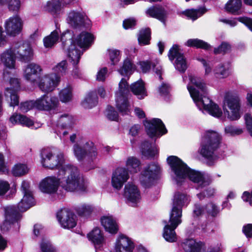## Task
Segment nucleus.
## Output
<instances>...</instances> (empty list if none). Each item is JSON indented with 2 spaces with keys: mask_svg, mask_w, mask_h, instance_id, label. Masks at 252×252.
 Wrapping results in <instances>:
<instances>
[{
  "mask_svg": "<svg viewBox=\"0 0 252 252\" xmlns=\"http://www.w3.org/2000/svg\"><path fill=\"white\" fill-rule=\"evenodd\" d=\"M228 64L220 63L217 66L214 70V74L217 78L223 79L227 77L229 74Z\"/></svg>",
  "mask_w": 252,
  "mask_h": 252,
  "instance_id": "obj_43",
  "label": "nucleus"
},
{
  "mask_svg": "<svg viewBox=\"0 0 252 252\" xmlns=\"http://www.w3.org/2000/svg\"><path fill=\"white\" fill-rule=\"evenodd\" d=\"M75 210L79 216L88 218L94 211L95 208L91 204L83 203L78 206Z\"/></svg>",
  "mask_w": 252,
  "mask_h": 252,
  "instance_id": "obj_39",
  "label": "nucleus"
},
{
  "mask_svg": "<svg viewBox=\"0 0 252 252\" xmlns=\"http://www.w3.org/2000/svg\"><path fill=\"white\" fill-rule=\"evenodd\" d=\"M62 47L73 64H77L83 52L73 39V33L69 31L63 32L61 36Z\"/></svg>",
  "mask_w": 252,
  "mask_h": 252,
  "instance_id": "obj_7",
  "label": "nucleus"
},
{
  "mask_svg": "<svg viewBox=\"0 0 252 252\" xmlns=\"http://www.w3.org/2000/svg\"><path fill=\"white\" fill-rule=\"evenodd\" d=\"M135 66L132 63L131 61L128 59H126L122 66L119 69V72L123 76L130 75L135 69Z\"/></svg>",
  "mask_w": 252,
  "mask_h": 252,
  "instance_id": "obj_42",
  "label": "nucleus"
},
{
  "mask_svg": "<svg viewBox=\"0 0 252 252\" xmlns=\"http://www.w3.org/2000/svg\"><path fill=\"white\" fill-rule=\"evenodd\" d=\"M151 32L149 28L142 29L140 31L138 40L139 44L141 45H148L150 43Z\"/></svg>",
  "mask_w": 252,
  "mask_h": 252,
  "instance_id": "obj_48",
  "label": "nucleus"
},
{
  "mask_svg": "<svg viewBox=\"0 0 252 252\" xmlns=\"http://www.w3.org/2000/svg\"><path fill=\"white\" fill-rule=\"evenodd\" d=\"M9 84L10 87H7L4 91L5 97L10 98L9 105L14 107L19 104V97L17 92L20 90V86L19 80L18 78H10Z\"/></svg>",
  "mask_w": 252,
  "mask_h": 252,
  "instance_id": "obj_19",
  "label": "nucleus"
},
{
  "mask_svg": "<svg viewBox=\"0 0 252 252\" xmlns=\"http://www.w3.org/2000/svg\"><path fill=\"white\" fill-rule=\"evenodd\" d=\"M128 172L124 167H118L113 173L111 184L113 187L120 189L129 179Z\"/></svg>",
  "mask_w": 252,
  "mask_h": 252,
  "instance_id": "obj_23",
  "label": "nucleus"
},
{
  "mask_svg": "<svg viewBox=\"0 0 252 252\" xmlns=\"http://www.w3.org/2000/svg\"><path fill=\"white\" fill-rule=\"evenodd\" d=\"M205 212V207L202 206L199 204H195L193 210V217H199L203 215Z\"/></svg>",
  "mask_w": 252,
  "mask_h": 252,
  "instance_id": "obj_63",
  "label": "nucleus"
},
{
  "mask_svg": "<svg viewBox=\"0 0 252 252\" xmlns=\"http://www.w3.org/2000/svg\"><path fill=\"white\" fill-rule=\"evenodd\" d=\"M10 189L8 182L0 180V196L5 194Z\"/></svg>",
  "mask_w": 252,
  "mask_h": 252,
  "instance_id": "obj_60",
  "label": "nucleus"
},
{
  "mask_svg": "<svg viewBox=\"0 0 252 252\" xmlns=\"http://www.w3.org/2000/svg\"><path fill=\"white\" fill-rule=\"evenodd\" d=\"M205 212L213 217L217 216L219 213V210L218 207L214 203H210L205 206Z\"/></svg>",
  "mask_w": 252,
  "mask_h": 252,
  "instance_id": "obj_53",
  "label": "nucleus"
},
{
  "mask_svg": "<svg viewBox=\"0 0 252 252\" xmlns=\"http://www.w3.org/2000/svg\"><path fill=\"white\" fill-rule=\"evenodd\" d=\"M221 139V136L218 132L212 130L206 131L199 149L200 154L209 160H215V152L219 148Z\"/></svg>",
  "mask_w": 252,
  "mask_h": 252,
  "instance_id": "obj_4",
  "label": "nucleus"
},
{
  "mask_svg": "<svg viewBox=\"0 0 252 252\" xmlns=\"http://www.w3.org/2000/svg\"><path fill=\"white\" fill-rule=\"evenodd\" d=\"M230 45L226 42H222L218 48H215L214 53L216 54L225 53L230 49Z\"/></svg>",
  "mask_w": 252,
  "mask_h": 252,
  "instance_id": "obj_56",
  "label": "nucleus"
},
{
  "mask_svg": "<svg viewBox=\"0 0 252 252\" xmlns=\"http://www.w3.org/2000/svg\"><path fill=\"white\" fill-rule=\"evenodd\" d=\"M57 217L61 226L63 228H72L76 225V216L67 209H63L59 211Z\"/></svg>",
  "mask_w": 252,
  "mask_h": 252,
  "instance_id": "obj_22",
  "label": "nucleus"
},
{
  "mask_svg": "<svg viewBox=\"0 0 252 252\" xmlns=\"http://www.w3.org/2000/svg\"><path fill=\"white\" fill-rule=\"evenodd\" d=\"M240 99L238 95L227 93L224 98L223 109L224 115L231 121L240 118Z\"/></svg>",
  "mask_w": 252,
  "mask_h": 252,
  "instance_id": "obj_8",
  "label": "nucleus"
},
{
  "mask_svg": "<svg viewBox=\"0 0 252 252\" xmlns=\"http://www.w3.org/2000/svg\"><path fill=\"white\" fill-rule=\"evenodd\" d=\"M74 155L78 160L87 159L93 160L96 158L97 152L96 147L92 141L86 142L83 147L78 144H75L73 147Z\"/></svg>",
  "mask_w": 252,
  "mask_h": 252,
  "instance_id": "obj_11",
  "label": "nucleus"
},
{
  "mask_svg": "<svg viewBox=\"0 0 252 252\" xmlns=\"http://www.w3.org/2000/svg\"><path fill=\"white\" fill-rule=\"evenodd\" d=\"M33 108H35V100L22 102L20 106V110L22 112H27Z\"/></svg>",
  "mask_w": 252,
  "mask_h": 252,
  "instance_id": "obj_54",
  "label": "nucleus"
},
{
  "mask_svg": "<svg viewBox=\"0 0 252 252\" xmlns=\"http://www.w3.org/2000/svg\"><path fill=\"white\" fill-rule=\"evenodd\" d=\"M16 59L15 55L11 46L0 55V63L9 69L15 68Z\"/></svg>",
  "mask_w": 252,
  "mask_h": 252,
  "instance_id": "obj_27",
  "label": "nucleus"
},
{
  "mask_svg": "<svg viewBox=\"0 0 252 252\" xmlns=\"http://www.w3.org/2000/svg\"><path fill=\"white\" fill-rule=\"evenodd\" d=\"M107 117L111 120L117 121L118 114L114 108L111 106H108L106 110Z\"/></svg>",
  "mask_w": 252,
  "mask_h": 252,
  "instance_id": "obj_57",
  "label": "nucleus"
},
{
  "mask_svg": "<svg viewBox=\"0 0 252 252\" xmlns=\"http://www.w3.org/2000/svg\"><path fill=\"white\" fill-rule=\"evenodd\" d=\"M29 169L25 164L18 163L13 167L12 174L15 176H23L29 172Z\"/></svg>",
  "mask_w": 252,
  "mask_h": 252,
  "instance_id": "obj_50",
  "label": "nucleus"
},
{
  "mask_svg": "<svg viewBox=\"0 0 252 252\" xmlns=\"http://www.w3.org/2000/svg\"><path fill=\"white\" fill-rule=\"evenodd\" d=\"M181 246L186 252H204L205 250L202 242H196L193 239L185 240Z\"/></svg>",
  "mask_w": 252,
  "mask_h": 252,
  "instance_id": "obj_28",
  "label": "nucleus"
},
{
  "mask_svg": "<svg viewBox=\"0 0 252 252\" xmlns=\"http://www.w3.org/2000/svg\"><path fill=\"white\" fill-rule=\"evenodd\" d=\"M126 170L131 173H136L141 169V161L135 157H128L126 161Z\"/></svg>",
  "mask_w": 252,
  "mask_h": 252,
  "instance_id": "obj_36",
  "label": "nucleus"
},
{
  "mask_svg": "<svg viewBox=\"0 0 252 252\" xmlns=\"http://www.w3.org/2000/svg\"><path fill=\"white\" fill-rule=\"evenodd\" d=\"M241 0H229L225 4V10L234 14H240L241 13Z\"/></svg>",
  "mask_w": 252,
  "mask_h": 252,
  "instance_id": "obj_41",
  "label": "nucleus"
},
{
  "mask_svg": "<svg viewBox=\"0 0 252 252\" xmlns=\"http://www.w3.org/2000/svg\"><path fill=\"white\" fill-rule=\"evenodd\" d=\"M168 57L170 61L175 59L174 63L177 70L181 73L184 72L187 67V63L183 54L180 52V49L177 45H174L168 52Z\"/></svg>",
  "mask_w": 252,
  "mask_h": 252,
  "instance_id": "obj_17",
  "label": "nucleus"
},
{
  "mask_svg": "<svg viewBox=\"0 0 252 252\" xmlns=\"http://www.w3.org/2000/svg\"><path fill=\"white\" fill-rule=\"evenodd\" d=\"M97 97L95 92H91L86 96L82 103V106L85 108H92L97 103Z\"/></svg>",
  "mask_w": 252,
  "mask_h": 252,
  "instance_id": "obj_44",
  "label": "nucleus"
},
{
  "mask_svg": "<svg viewBox=\"0 0 252 252\" xmlns=\"http://www.w3.org/2000/svg\"><path fill=\"white\" fill-rule=\"evenodd\" d=\"M5 31L7 34L15 36L19 34L23 27V22L17 15L10 17L4 24Z\"/></svg>",
  "mask_w": 252,
  "mask_h": 252,
  "instance_id": "obj_24",
  "label": "nucleus"
},
{
  "mask_svg": "<svg viewBox=\"0 0 252 252\" xmlns=\"http://www.w3.org/2000/svg\"><path fill=\"white\" fill-rule=\"evenodd\" d=\"M144 126L148 135L151 137L159 136L167 132V129L162 121L158 118L146 121Z\"/></svg>",
  "mask_w": 252,
  "mask_h": 252,
  "instance_id": "obj_16",
  "label": "nucleus"
},
{
  "mask_svg": "<svg viewBox=\"0 0 252 252\" xmlns=\"http://www.w3.org/2000/svg\"><path fill=\"white\" fill-rule=\"evenodd\" d=\"M225 132L230 135H239L242 132V130L232 126H228L225 128Z\"/></svg>",
  "mask_w": 252,
  "mask_h": 252,
  "instance_id": "obj_58",
  "label": "nucleus"
},
{
  "mask_svg": "<svg viewBox=\"0 0 252 252\" xmlns=\"http://www.w3.org/2000/svg\"><path fill=\"white\" fill-rule=\"evenodd\" d=\"M10 122L13 125L21 124L23 126H26L31 128L36 129L39 127L41 125L37 124V126H35L36 124L34 123L33 121L24 115L21 114H14L12 115L10 119Z\"/></svg>",
  "mask_w": 252,
  "mask_h": 252,
  "instance_id": "obj_29",
  "label": "nucleus"
},
{
  "mask_svg": "<svg viewBox=\"0 0 252 252\" xmlns=\"http://www.w3.org/2000/svg\"><path fill=\"white\" fill-rule=\"evenodd\" d=\"M134 245L130 238L123 234L119 235L115 244V252H132Z\"/></svg>",
  "mask_w": 252,
  "mask_h": 252,
  "instance_id": "obj_25",
  "label": "nucleus"
},
{
  "mask_svg": "<svg viewBox=\"0 0 252 252\" xmlns=\"http://www.w3.org/2000/svg\"><path fill=\"white\" fill-rule=\"evenodd\" d=\"M237 20L245 24L252 32V19L247 17H239Z\"/></svg>",
  "mask_w": 252,
  "mask_h": 252,
  "instance_id": "obj_64",
  "label": "nucleus"
},
{
  "mask_svg": "<svg viewBox=\"0 0 252 252\" xmlns=\"http://www.w3.org/2000/svg\"><path fill=\"white\" fill-rule=\"evenodd\" d=\"M189 79L190 83L187 89L199 109L205 111L215 117H220L222 111L219 106L207 96L206 86L203 80L191 75L189 76Z\"/></svg>",
  "mask_w": 252,
  "mask_h": 252,
  "instance_id": "obj_2",
  "label": "nucleus"
},
{
  "mask_svg": "<svg viewBox=\"0 0 252 252\" xmlns=\"http://www.w3.org/2000/svg\"><path fill=\"white\" fill-rule=\"evenodd\" d=\"M167 161L173 174L172 177L177 184L182 183L188 177L190 180L198 184L197 189H201L210 184L201 173L191 170L177 157H169Z\"/></svg>",
  "mask_w": 252,
  "mask_h": 252,
  "instance_id": "obj_3",
  "label": "nucleus"
},
{
  "mask_svg": "<svg viewBox=\"0 0 252 252\" xmlns=\"http://www.w3.org/2000/svg\"><path fill=\"white\" fill-rule=\"evenodd\" d=\"M73 88L70 84H67L65 87L59 92V97L60 101L63 103H67L72 101L73 98Z\"/></svg>",
  "mask_w": 252,
  "mask_h": 252,
  "instance_id": "obj_40",
  "label": "nucleus"
},
{
  "mask_svg": "<svg viewBox=\"0 0 252 252\" xmlns=\"http://www.w3.org/2000/svg\"><path fill=\"white\" fill-rule=\"evenodd\" d=\"M40 248L42 252H55V251L50 242L43 239L40 244Z\"/></svg>",
  "mask_w": 252,
  "mask_h": 252,
  "instance_id": "obj_55",
  "label": "nucleus"
},
{
  "mask_svg": "<svg viewBox=\"0 0 252 252\" xmlns=\"http://www.w3.org/2000/svg\"><path fill=\"white\" fill-rule=\"evenodd\" d=\"M124 196L126 203L131 206L135 207L140 202L141 197L140 190L136 186L128 183L125 187Z\"/></svg>",
  "mask_w": 252,
  "mask_h": 252,
  "instance_id": "obj_20",
  "label": "nucleus"
},
{
  "mask_svg": "<svg viewBox=\"0 0 252 252\" xmlns=\"http://www.w3.org/2000/svg\"><path fill=\"white\" fill-rule=\"evenodd\" d=\"M41 158L42 165L45 168L53 169L64 166L63 155L56 148L43 149L41 152Z\"/></svg>",
  "mask_w": 252,
  "mask_h": 252,
  "instance_id": "obj_6",
  "label": "nucleus"
},
{
  "mask_svg": "<svg viewBox=\"0 0 252 252\" xmlns=\"http://www.w3.org/2000/svg\"><path fill=\"white\" fill-rule=\"evenodd\" d=\"M185 45L189 47H196L197 48H202L203 49H208L210 45L207 42L197 38L189 39Z\"/></svg>",
  "mask_w": 252,
  "mask_h": 252,
  "instance_id": "obj_47",
  "label": "nucleus"
},
{
  "mask_svg": "<svg viewBox=\"0 0 252 252\" xmlns=\"http://www.w3.org/2000/svg\"><path fill=\"white\" fill-rule=\"evenodd\" d=\"M206 11V10L205 8L201 7L196 9H191L187 10L184 12V14L192 20H195L203 15Z\"/></svg>",
  "mask_w": 252,
  "mask_h": 252,
  "instance_id": "obj_49",
  "label": "nucleus"
},
{
  "mask_svg": "<svg viewBox=\"0 0 252 252\" xmlns=\"http://www.w3.org/2000/svg\"><path fill=\"white\" fill-rule=\"evenodd\" d=\"M59 104L58 97L52 95L44 94L35 100V108L39 110H54Z\"/></svg>",
  "mask_w": 252,
  "mask_h": 252,
  "instance_id": "obj_18",
  "label": "nucleus"
},
{
  "mask_svg": "<svg viewBox=\"0 0 252 252\" xmlns=\"http://www.w3.org/2000/svg\"><path fill=\"white\" fill-rule=\"evenodd\" d=\"M88 237L94 244L96 249L100 248L104 243V237L98 228H94L88 234Z\"/></svg>",
  "mask_w": 252,
  "mask_h": 252,
  "instance_id": "obj_32",
  "label": "nucleus"
},
{
  "mask_svg": "<svg viewBox=\"0 0 252 252\" xmlns=\"http://www.w3.org/2000/svg\"><path fill=\"white\" fill-rule=\"evenodd\" d=\"M61 0H51L47 2L46 10L52 15L59 14L61 10Z\"/></svg>",
  "mask_w": 252,
  "mask_h": 252,
  "instance_id": "obj_45",
  "label": "nucleus"
},
{
  "mask_svg": "<svg viewBox=\"0 0 252 252\" xmlns=\"http://www.w3.org/2000/svg\"><path fill=\"white\" fill-rule=\"evenodd\" d=\"M166 223L163 232V237L165 240L170 243L174 242L177 240L176 234L173 226H171V224H167L166 221H164Z\"/></svg>",
  "mask_w": 252,
  "mask_h": 252,
  "instance_id": "obj_37",
  "label": "nucleus"
},
{
  "mask_svg": "<svg viewBox=\"0 0 252 252\" xmlns=\"http://www.w3.org/2000/svg\"><path fill=\"white\" fill-rule=\"evenodd\" d=\"M160 168L158 164L152 162L143 168L140 175L139 181L145 188L152 187L158 178Z\"/></svg>",
  "mask_w": 252,
  "mask_h": 252,
  "instance_id": "obj_10",
  "label": "nucleus"
},
{
  "mask_svg": "<svg viewBox=\"0 0 252 252\" xmlns=\"http://www.w3.org/2000/svg\"><path fill=\"white\" fill-rule=\"evenodd\" d=\"M59 38V32L57 30L54 31L51 34L43 39L44 46L46 48H51L55 45Z\"/></svg>",
  "mask_w": 252,
  "mask_h": 252,
  "instance_id": "obj_46",
  "label": "nucleus"
},
{
  "mask_svg": "<svg viewBox=\"0 0 252 252\" xmlns=\"http://www.w3.org/2000/svg\"><path fill=\"white\" fill-rule=\"evenodd\" d=\"M66 21L70 27L75 29L89 25L90 22L85 12L74 10L68 13Z\"/></svg>",
  "mask_w": 252,
  "mask_h": 252,
  "instance_id": "obj_15",
  "label": "nucleus"
},
{
  "mask_svg": "<svg viewBox=\"0 0 252 252\" xmlns=\"http://www.w3.org/2000/svg\"><path fill=\"white\" fill-rule=\"evenodd\" d=\"M128 93V84L125 79L122 78L119 84V90L116 93V102L118 110L123 115H128L130 113L127 98Z\"/></svg>",
  "mask_w": 252,
  "mask_h": 252,
  "instance_id": "obj_9",
  "label": "nucleus"
},
{
  "mask_svg": "<svg viewBox=\"0 0 252 252\" xmlns=\"http://www.w3.org/2000/svg\"><path fill=\"white\" fill-rule=\"evenodd\" d=\"M244 117L247 129L252 136V117L250 114L247 113Z\"/></svg>",
  "mask_w": 252,
  "mask_h": 252,
  "instance_id": "obj_62",
  "label": "nucleus"
},
{
  "mask_svg": "<svg viewBox=\"0 0 252 252\" xmlns=\"http://www.w3.org/2000/svg\"><path fill=\"white\" fill-rule=\"evenodd\" d=\"M146 13L150 17L158 19L163 23L167 15V12L164 8L159 5L150 7L147 10Z\"/></svg>",
  "mask_w": 252,
  "mask_h": 252,
  "instance_id": "obj_30",
  "label": "nucleus"
},
{
  "mask_svg": "<svg viewBox=\"0 0 252 252\" xmlns=\"http://www.w3.org/2000/svg\"><path fill=\"white\" fill-rule=\"evenodd\" d=\"M21 190L24 195L17 207L19 211L23 212L34 205V200L29 182L24 180L22 182Z\"/></svg>",
  "mask_w": 252,
  "mask_h": 252,
  "instance_id": "obj_12",
  "label": "nucleus"
},
{
  "mask_svg": "<svg viewBox=\"0 0 252 252\" xmlns=\"http://www.w3.org/2000/svg\"><path fill=\"white\" fill-rule=\"evenodd\" d=\"M92 34L87 32H82L75 39L73 40L75 44L80 49L89 47L93 41Z\"/></svg>",
  "mask_w": 252,
  "mask_h": 252,
  "instance_id": "obj_33",
  "label": "nucleus"
},
{
  "mask_svg": "<svg viewBox=\"0 0 252 252\" xmlns=\"http://www.w3.org/2000/svg\"><path fill=\"white\" fill-rule=\"evenodd\" d=\"M60 81V77L56 73H52L41 77L37 82V85L42 92L49 93L55 90Z\"/></svg>",
  "mask_w": 252,
  "mask_h": 252,
  "instance_id": "obj_13",
  "label": "nucleus"
},
{
  "mask_svg": "<svg viewBox=\"0 0 252 252\" xmlns=\"http://www.w3.org/2000/svg\"><path fill=\"white\" fill-rule=\"evenodd\" d=\"M101 223L106 231L111 234H116L119 230L118 225L112 216H103L101 218Z\"/></svg>",
  "mask_w": 252,
  "mask_h": 252,
  "instance_id": "obj_31",
  "label": "nucleus"
},
{
  "mask_svg": "<svg viewBox=\"0 0 252 252\" xmlns=\"http://www.w3.org/2000/svg\"><path fill=\"white\" fill-rule=\"evenodd\" d=\"M21 215L17 211L15 206H10L5 208V220L0 225L1 231L4 232L9 230L11 225L17 222Z\"/></svg>",
  "mask_w": 252,
  "mask_h": 252,
  "instance_id": "obj_21",
  "label": "nucleus"
},
{
  "mask_svg": "<svg viewBox=\"0 0 252 252\" xmlns=\"http://www.w3.org/2000/svg\"><path fill=\"white\" fill-rule=\"evenodd\" d=\"M16 58L23 62L31 61L33 57L32 50L30 45L22 42H17L11 46Z\"/></svg>",
  "mask_w": 252,
  "mask_h": 252,
  "instance_id": "obj_14",
  "label": "nucleus"
},
{
  "mask_svg": "<svg viewBox=\"0 0 252 252\" xmlns=\"http://www.w3.org/2000/svg\"><path fill=\"white\" fill-rule=\"evenodd\" d=\"M59 185L67 191L84 192L87 191L89 183L80 173L77 167L66 164L58 172V177L49 176L40 182L39 188L44 193H55Z\"/></svg>",
  "mask_w": 252,
  "mask_h": 252,
  "instance_id": "obj_1",
  "label": "nucleus"
},
{
  "mask_svg": "<svg viewBox=\"0 0 252 252\" xmlns=\"http://www.w3.org/2000/svg\"><path fill=\"white\" fill-rule=\"evenodd\" d=\"M138 64L140 66L141 71L143 73L148 72L151 69V63L150 61H140L138 63Z\"/></svg>",
  "mask_w": 252,
  "mask_h": 252,
  "instance_id": "obj_61",
  "label": "nucleus"
},
{
  "mask_svg": "<svg viewBox=\"0 0 252 252\" xmlns=\"http://www.w3.org/2000/svg\"><path fill=\"white\" fill-rule=\"evenodd\" d=\"M189 202V197L186 194L179 192L175 193L169 220V223L174 228H177L181 223L182 208Z\"/></svg>",
  "mask_w": 252,
  "mask_h": 252,
  "instance_id": "obj_5",
  "label": "nucleus"
},
{
  "mask_svg": "<svg viewBox=\"0 0 252 252\" xmlns=\"http://www.w3.org/2000/svg\"><path fill=\"white\" fill-rule=\"evenodd\" d=\"M108 52L111 64L115 65L117 63L120 59V51L116 49H109Z\"/></svg>",
  "mask_w": 252,
  "mask_h": 252,
  "instance_id": "obj_51",
  "label": "nucleus"
},
{
  "mask_svg": "<svg viewBox=\"0 0 252 252\" xmlns=\"http://www.w3.org/2000/svg\"><path fill=\"white\" fill-rule=\"evenodd\" d=\"M130 89L132 93L137 95L140 99H142L147 95L144 84L141 80L132 84L130 86Z\"/></svg>",
  "mask_w": 252,
  "mask_h": 252,
  "instance_id": "obj_38",
  "label": "nucleus"
},
{
  "mask_svg": "<svg viewBox=\"0 0 252 252\" xmlns=\"http://www.w3.org/2000/svg\"><path fill=\"white\" fill-rule=\"evenodd\" d=\"M74 124V119L72 116L64 114L60 116L57 126L59 129H70Z\"/></svg>",
  "mask_w": 252,
  "mask_h": 252,
  "instance_id": "obj_34",
  "label": "nucleus"
},
{
  "mask_svg": "<svg viewBox=\"0 0 252 252\" xmlns=\"http://www.w3.org/2000/svg\"><path fill=\"white\" fill-rule=\"evenodd\" d=\"M42 71L40 65L34 63H30L27 65L24 71V77L26 80L31 83L36 82V78Z\"/></svg>",
  "mask_w": 252,
  "mask_h": 252,
  "instance_id": "obj_26",
  "label": "nucleus"
},
{
  "mask_svg": "<svg viewBox=\"0 0 252 252\" xmlns=\"http://www.w3.org/2000/svg\"><path fill=\"white\" fill-rule=\"evenodd\" d=\"M21 5L20 0H10L8 2V9L10 11H17L20 9Z\"/></svg>",
  "mask_w": 252,
  "mask_h": 252,
  "instance_id": "obj_59",
  "label": "nucleus"
},
{
  "mask_svg": "<svg viewBox=\"0 0 252 252\" xmlns=\"http://www.w3.org/2000/svg\"><path fill=\"white\" fill-rule=\"evenodd\" d=\"M54 71L59 74L63 75L66 73L67 70V63L66 61H63L59 63L54 68Z\"/></svg>",
  "mask_w": 252,
  "mask_h": 252,
  "instance_id": "obj_52",
  "label": "nucleus"
},
{
  "mask_svg": "<svg viewBox=\"0 0 252 252\" xmlns=\"http://www.w3.org/2000/svg\"><path fill=\"white\" fill-rule=\"evenodd\" d=\"M142 155L147 158H152L158 154V150L155 145H152L147 141L142 143L140 147Z\"/></svg>",
  "mask_w": 252,
  "mask_h": 252,
  "instance_id": "obj_35",
  "label": "nucleus"
}]
</instances>
